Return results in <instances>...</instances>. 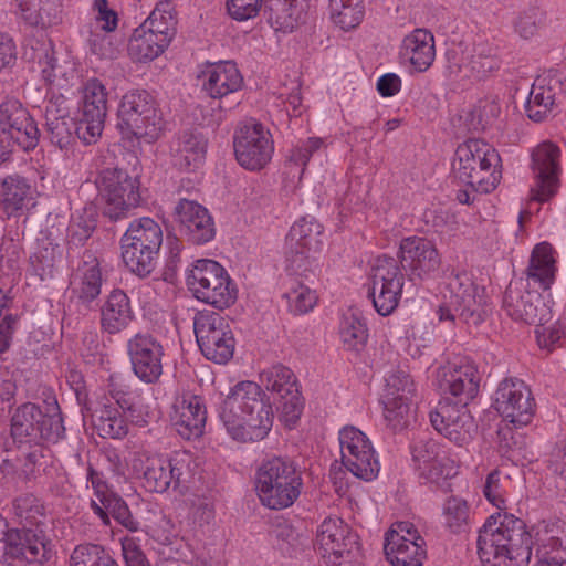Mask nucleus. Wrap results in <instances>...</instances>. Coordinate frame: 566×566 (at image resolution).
I'll return each mask as SVG.
<instances>
[{"mask_svg": "<svg viewBox=\"0 0 566 566\" xmlns=\"http://www.w3.org/2000/svg\"><path fill=\"white\" fill-rule=\"evenodd\" d=\"M96 186L104 200L103 216L111 221L127 218L132 209L143 202L140 180L120 168H105L96 178Z\"/></svg>", "mask_w": 566, "mask_h": 566, "instance_id": "obj_11", "label": "nucleus"}, {"mask_svg": "<svg viewBox=\"0 0 566 566\" xmlns=\"http://www.w3.org/2000/svg\"><path fill=\"white\" fill-rule=\"evenodd\" d=\"M163 125L161 112L151 93L137 88L122 96L117 109V128L122 134L153 143L158 139Z\"/></svg>", "mask_w": 566, "mask_h": 566, "instance_id": "obj_9", "label": "nucleus"}, {"mask_svg": "<svg viewBox=\"0 0 566 566\" xmlns=\"http://www.w3.org/2000/svg\"><path fill=\"white\" fill-rule=\"evenodd\" d=\"M32 117L27 107L15 97L7 96L0 104V136L8 134L15 125H22Z\"/></svg>", "mask_w": 566, "mask_h": 566, "instance_id": "obj_58", "label": "nucleus"}, {"mask_svg": "<svg viewBox=\"0 0 566 566\" xmlns=\"http://www.w3.org/2000/svg\"><path fill=\"white\" fill-rule=\"evenodd\" d=\"M535 334L538 346L553 352L566 343V318H559L548 327L536 325Z\"/></svg>", "mask_w": 566, "mask_h": 566, "instance_id": "obj_62", "label": "nucleus"}, {"mask_svg": "<svg viewBox=\"0 0 566 566\" xmlns=\"http://www.w3.org/2000/svg\"><path fill=\"white\" fill-rule=\"evenodd\" d=\"M32 195L30 181L18 174L4 177L0 184V199L6 216H20Z\"/></svg>", "mask_w": 566, "mask_h": 566, "instance_id": "obj_39", "label": "nucleus"}, {"mask_svg": "<svg viewBox=\"0 0 566 566\" xmlns=\"http://www.w3.org/2000/svg\"><path fill=\"white\" fill-rule=\"evenodd\" d=\"M10 515L15 527L43 528L46 510L43 501L35 494L27 492L11 501Z\"/></svg>", "mask_w": 566, "mask_h": 566, "instance_id": "obj_38", "label": "nucleus"}, {"mask_svg": "<svg viewBox=\"0 0 566 566\" xmlns=\"http://www.w3.org/2000/svg\"><path fill=\"white\" fill-rule=\"evenodd\" d=\"M133 374L145 385H156L164 374L165 348L151 333L137 332L126 342Z\"/></svg>", "mask_w": 566, "mask_h": 566, "instance_id": "obj_15", "label": "nucleus"}, {"mask_svg": "<svg viewBox=\"0 0 566 566\" xmlns=\"http://www.w3.org/2000/svg\"><path fill=\"white\" fill-rule=\"evenodd\" d=\"M219 417L233 440L256 442L263 440L273 426L272 405L260 385L239 381L223 399Z\"/></svg>", "mask_w": 566, "mask_h": 566, "instance_id": "obj_2", "label": "nucleus"}, {"mask_svg": "<svg viewBox=\"0 0 566 566\" xmlns=\"http://www.w3.org/2000/svg\"><path fill=\"white\" fill-rule=\"evenodd\" d=\"M450 460L447 457L428 463L427 465L416 467V473L422 484H439L440 481H444L451 478L453 467L449 465Z\"/></svg>", "mask_w": 566, "mask_h": 566, "instance_id": "obj_63", "label": "nucleus"}, {"mask_svg": "<svg viewBox=\"0 0 566 566\" xmlns=\"http://www.w3.org/2000/svg\"><path fill=\"white\" fill-rule=\"evenodd\" d=\"M429 418L437 432L457 446L469 443L476 432V423L467 406L452 405L449 398L441 399Z\"/></svg>", "mask_w": 566, "mask_h": 566, "instance_id": "obj_23", "label": "nucleus"}, {"mask_svg": "<svg viewBox=\"0 0 566 566\" xmlns=\"http://www.w3.org/2000/svg\"><path fill=\"white\" fill-rule=\"evenodd\" d=\"M480 380L476 365L467 357L438 370L439 388L444 395L453 397L452 405L468 406L479 394Z\"/></svg>", "mask_w": 566, "mask_h": 566, "instance_id": "obj_22", "label": "nucleus"}, {"mask_svg": "<svg viewBox=\"0 0 566 566\" xmlns=\"http://www.w3.org/2000/svg\"><path fill=\"white\" fill-rule=\"evenodd\" d=\"M97 227V213L94 206H85L72 214L67 227V244L70 248L83 247Z\"/></svg>", "mask_w": 566, "mask_h": 566, "instance_id": "obj_46", "label": "nucleus"}, {"mask_svg": "<svg viewBox=\"0 0 566 566\" xmlns=\"http://www.w3.org/2000/svg\"><path fill=\"white\" fill-rule=\"evenodd\" d=\"M186 284L196 300L218 310L229 308L238 298L235 282L211 259L196 260L187 271Z\"/></svg>", "mask_w": 566, "mask_h": 566, "instance_id": "obj_8", "label": "nucleus"}, {"mask_svg": "<svg viewBox=\"0 0 566 566\" xmlns=\"http://www.w3.org/2000/svg\"><path fill=\"white\" fill-rule=\"evenodd\" d=\"M443 302L439 305L437 314L440 322H457L468 326H478L488 315V297L485 290L476 285L467 271H452L447 276Z\"/></svg>", "mask_w": 566, "mask_h": 566, "instance_id": "obj_4", "label": "nucleus"}, {"mask_svg": "<svg viewBox=\"0 0 566 566\" xmlns=\"http://www.w3.org/2000/svg\"><path fill=\"white\" fill-rule=\"evenodd\" d=\"M560 149L552 142L539 144L532 153L531 168L534 175V185L531 188V198L537 202L549 201L557 192L559 184Z\"/></svg>", "mask_w": 566, "mask_h": 566, "instance_id": "obj_21", "label": "nucleus"}, {"mask_svg": "<svg viewBox=\"0 0 566 566\" xmlns=\"http://www.w3.org/2000/svg\"><path fill=\"white\" fill-rule=\"evenodd\" d=\"M443 523L452 533L465 532L469 526L470 507L465 500L450 496L443 504Z\"/></svg>", "mask_w": 566, "mask_h": 566, "instance_id": "obj_56", "label": "nucleus"}, {"mask_svg": "<svg viewBox=\"0 0 566 566\" xmlns=\"http://www.w3.org/2000/svg\"><path fill=\"white\" fill-rule=\"evenodd\" d=\"M339 336L347 350L360 352L368 339L365 319L354 312L345 313L339 324Z\"/></svg>", "mask_w": 566, "mask_h": 566, "instance_id": "obj_47", "label": "nucleus"}, {"mask_svg": "<svg viewBox=\"0 0 566 566\" xmlns=\"http://www.w3.org/2000/svg\"><path fill=\"white\" fill-rule=\"evenodd\" d=\"M277 409L280 419L289 428H293L300 420L304 409V398L300 388H293L292 394L283 395L277 398Z\"/></svg>", "mask_w": 566, "mask_h": 566, "instance_id": "obj_60", "label": "nucleus"}, {"mask_svg": "<svg viewBox=\"0 0 566 566\" xmlns=\"http://www.w3.org/2000/svg\"><path fill=\"white\" fill-rule=\"evenodd\" d=\"M82 127L88 132L85 144H92L101 136L107 113V91L96 77L88 78L82 88Z\"/></svg>", "mask_w": 566, "mask_h": 566, "instance_id": "obj_28", "label": "nucleus"}, {"mask_svg": "<svg viewBox=\"0 0 566 566\" xmlns=\"http://www.w3.org/2000/svg\"><path fill=\"white\" fill-rule=\"evenodd\" d=\"M106 279L103 275L101 262L91 250H85L72 275V294L77 304L85 310L98 305L102 286Z\"/></svg>", "mask_w": 566, "mask_h": 566, "instance_id": "obj_26", "label": "nucleus"}, {"mask_svg": "<svg viewBox=\"0 0 566 566\" xmlns=\"http://www.w3.org/2000/svg\"><path fill=\"white\" fill-rule=\"evenodd\" d=\"M30 59L36 62L42 69V77L48 83H53L57 77V59L55 57L54 46L50 40L34 39L31 41Z\"/></svg>", "mask_w": 566, "mask_h": 566, "instance_id": "obj_55", "label": "nucleus"}, {"mask_svg": "<svg viewBox=\"0 0 566 566\" xmlns=\"http://www.w3.org/2000/svg\"><path fill=\"white\" fill-rule=\"evenodd\" d=\"M416 387L408 373L401 369L394 370L386 378V388L384 397H408L413 398Z\"/></svg>", "mask_w": 566, "mask_h": 566, "instance_id": "obj_64", "label": "nucleus"}, {"mask_svg": "<svg viewBox=\"0 0 566 566\" xmlns=\"http://www.w3.org/2000/svg\"><path fill=\"white\" fill-rule=\"evenodd\" d=\"M323 146L324 140L319 137H308L305 140H301L286 156L284 174L293 180L297 179V181H301L312 156Z\"/></svg>", "mask_w": 566, "mask_h": 566, "instance_id": "obj_45", "label": "nucleus"}, {"mask_svg": "<svg viewBox=\"0 0 566 566\" xmlns=\"http://www.w3.org/2000/svg\"><path fill=\"white\" fill-rule=\"evenodd\" d=\"M207 412L202 397L184 392L174 403L171 423L185 440L199 438L203 433Z\"/></svg>", "mask_w": 566, "mask_h": 566, "instance_id": "obj_31", "label": "nucleus"}, {"mask_svg": "<svg viewBox=\"0 0 566 566\" xmlns=\"http://www.w3.org/2000/svg\"><path fill=\"white\" fill-rule=\"evenodd\" d=\"M398 264L410 281L433 279L441 266V255L436 243L419 235L402 238L398 250Z\"/></svg>", "mask_w": 566, "mask_h": 566, "instance_id": "obj_16", "label": "nucleus"}, {"mask_svg": "<svg viewBox=\"0 0 566 566\" xmlns=\"http://www.w3.org/2000/svg\"><path fill=\"white\" fill-rule=\"evenodd\" d=\"M502 310L513 321L528 325H544L553 316L543 296L537 291L526 289L522 282L509 284L503 295Z\"/></svg>", "mask_w": 566, "mask_h": 566, "instance_id": "obj_20", "label": "nucleus"}, {"mask_svg": "<svg viewBox=\"0 0 566 566\" xmlns=\"http://www.w3.org/2000/svg\"><path fill=\"white\" fill-rule=\"evenodd\" d=\"M554 253L555 251L548 242L536 244L526 269L527 279L538 283L544 291L549 290L555 281L557 268Z\"/></svg>", "mask_w": 566, "mask_h": 566, "instance_id": "obj_41", "label": "nucleus"}, {"mask_svg": "<svg viewBox=\"0 0 566 566\" xmlns=\"http://www.w3.org/2000/svg\"><path fill=\"white\" fill-rule=\"evenodd\" d=\"M536 545L538 562L535 566H563L566 564V523L542 521L537 525Z\"/></svg>", "mask_w": 566, "mask_h": 566, "instance_id": "obj_32", "label": "nucleus"}, {"mask_svg": "<svg viewBox=\"0 0 566 566\" xmlns=\"http://www.w3.org/2000/svg\"><path fill=\"white\" fill-rule=\"evenodd\" d=\"M180 233L191 243L201 245L216 235L213 218L206 207L193 200L180 199L174 209Z\"/></svg>", "mask_w": 566, "mask_h": 566, "instance_id": "obj_27", "label": "nucleus"}, {"mask_svg": "<svg viewBox=\"0 0 566 566\" xmlns=\"http://www.w3.org/2000/svg\"><path fill=\"white\" fill-rule=\"evenodd\" d=\"M135 312L127 293L113 289L99 308V327L102 333L114 336L126 331L135 321Z\"/></svg>", "mask_w": 566, "mask_h": 566, "instance_id": "obj_33", "label": "nucleus"}, {"mask_svg": "<svg viewBox=\"0 0 566 566\" xmlns=\"http://www.w3.org/2000/svg\"><path fill=\"white\" fill-rule=\"evenodd\" d=\"M60 259L61 250L59 244L53 243L49 239L38 240L36 247L29 258L31 271L42 281L52 279Z\"/></svg>", "mask_w": 566, "mask_h": 566, "instance_id": "obj_44", "label": "nucleus"}, {"mask_svg": "<svg viewBox=\"0 0 566 566\" xmlns=\"http://www.w3.org/2000/svg\"><path fill=\"white\" fill-rule=\"evenodd\" d=\"M65 431L57 405L52 412L30 401L10 410V437L19 449L55 444L65 438Z\"/></svg>", "mask_w": 566, "mask_h": 566, "instance_id": "obj_5", "label": "nucleus"}, {"mask_svg": "<svg viewBox=\"0 0 566 566\" xmlns=\"http://www.w3.org/2000/svg\"><path fill=\"white\" fill-rule=\"evenodd\" d=\"M338 439L343 465L356 478L375 479L380 464L367 436L356 427L347 426L339 431Z\"/></svg>", "mask_w": 566, "mask_h": 566, "instance_id": "obj_18", "label": "nucleus"}, {"mask_svg": "<svg viewBox=\"0 0 566 566\" xmlns=\"http://www.w3.org/2000/svg\"><path fill=\"white\" fill-rule=\"evenodd\" d=\"M373 270V286L369 294L377 313L387 316L398 306L405 274L397 259L387 254L376 259Z\"/></svg>", "mask_w": 566, "mask_h": 566, "instance_id": "obj_19", "label": "nucleus"}, {"mask_svg": "<svg viewBox=\"0 0 566 566\" xmlns=\"http://www.w3.org/2000/svg\"><path fill=\"white\" fill-rule=\"evenodd\" d=\"M323 226L313 217L298 219L286 235L287 271L292 276L310 280L314 276L312 269L314 254L323 248Z\"/></svg>", "mask_w": 566, "mask_h": 566, "instance_id": "obj_12", "label": "nucleus"}, {"mask_svg": "<svg viewBox=\"0 0 566 566\" xmlns=\"http://www.w3.org/2000/svg\"><path fill=\"white\" fill-rule=\"evenodd\" d=\"M317 544L323 551V556L334 557L333 563L340 558L350 560L360 551L358 535L340 517L328 516L318 526Z\"/></svg>", "mask_w": 566, "mask_h": 566, "instance_id": "obj_25", "label": "nucleus"}, {"mask_svg": "<svg viewBox=\"0 0 566 566\" xmlns=\"http://www.w3.org/2000/svg\"><path fill=\"white\" fill-rule=\"evenodd\" d=\"M382 403L385 420L394 432L409 427L413 418L412 398L382 397Z\"/></svg>", "mask_w": 566, "mask_h": 566, "instance_id": "obj_48", "label": "nucleus"}, {"mask_svg": "<svg viewBox=\"0 0 566 566\" xmlns=\"http://www.w3.org/2000/svg\"><path fill=\"white\" fill-rule=\"evenodd\" d=\"M260 377L265 388L275 394L277 398L292 394L293 388H300L293 370L281 364L264 370Z\"/></svg>", "mask_w": 566, "mask_h": 566, "instance_id": "obj_54", "label": "nucleus"}, {"mask_svg": "<svg viewBox=\"0 0 566 566\" xmlns=\"http://www.w3.org/2000/svg\"><path fill=\"white\" fill-rule=\"evenodd\" d=\"M238 164L247 170L260 171L271 161L274 153L272 135L263 124L251 119L240 125L233 135Z\"/></svg>", "mask_w": 566, "mask_h": 566, "instance_id": "obj_14", "label": "nucleus"}, {"mask_svg": "<svg viewBox=\"0 0 566 566\" xmlns=\"http://www.w3.org/2000/svg\"><path fill=\"white\" fill-rule=\"evenodd\" d=\"M8 545L9 566L14 560L43 566L55 556L54 545L43 528L11 527Z\"/></svg>", "mask_w": 566, "mask_h": 566, "instance_id": "obj_24", "label": "nucleus"}, {"mask_svg": "<svg viewBox=\"0 0 566 566\" xmlns=\"http://www.w3.org/2000/svg\"><path fill=\"white\" fill-rule=\"evenodd\" d=\"M161 244V227L148 217L136 219L120 238L123 262L135 275L147 277L156 269Z\"/></svg>", "mask_w": 566, "mask_h": 566, "instance_id": "obj_7", "label": "nucleus"}, {"mask_svg": "<svg viewBox=\"0 0 566 566\" xmlns=\"http://www.w3.org/2000/svg\"><path fill=\"white\" fill-rule=\"evenodd\" d=\"M302 488V472L287 458L273 457L263 461L255 474V490L260 502L271 510L292 506Z\"/></svg>", "mask_w": 566, "mask_h": 566, "instance_id": "obj_6", "label": "nucleus"}, {"mask_svg": "<svg viewBox=\"0 0 566 566\" xmlns=\"http://www.w3.org/2000/svg\"><path fill=\"white\" fill-rule=\"evenodd\" d=\"M206 145L198 136L184 134L174 155V164L180 169L191 170L197 168L203 160Z\"/></svg>", "mask_w": 566, "mask_h": 566, "instance_id": "obj_50", "label": "nucleus"}, {"mask_svg": "<svg viewBox=\"0 0 566 566\" xmlns=\"http://www.w3.org/2000/svg\"><path fill=\"white\" fill-rule=\"evenodd\" d=\"M193 331L201 354L216 364H227L234 354L235 338L230 319L212 311H199Z\"/></svg>", "mask_w": 566, "mask_h": 566, "instance_id": "obj_13", "label": "nucleus"}, {"mask_svg": "<svg viewBox=\"0 0 566 566\" xmlns=\"http://www.w3.org/2000/svg\"><path fill=\"white\" fill-rule=\"evenodd\" d=\"M108 399L123 411L130 423L145 427L148 424L149 410L145 405L142 390L124 378L111 375L107 380Z\"/></svg>", "mask_w": 566, "mask_h": 566, "instance_id": "obj_30", "label": "nucleus"}, {"mask_svg": "<svg viewBox=\"0 0 566 566\" xmlns=\"http://www.w3.org/2000/svg\"><path fill=\"white\" fill-rule=\"evenodd\" d=\"M40 129L33 117H30V120L22 123V125H15L14 128H11L8 134L3 135V138L7 137V140L10 138V148L13 151L14 146H18L24 151L33 150L40 140Z\"/></svg>", "mask_w": 566, "mask_h": 566, "instance_id": "obj_59", "label": "nucleus"}, {"mask_svg": "<svg viewBox=\"0 0 566 566\" xmlns=\"http://www.w3.org/2000/svg\"><path fill=\"white\" fill-rule=\"evenodd\" d=\"M107 555L106 548L99 544L81 543L73 548L69 566H99Z\"/></svg>", "mask_w": 566, "mask_h": 566, "instance_id": "obj_61", "label": "nucleus"}, {"mask_svg": "<svg viewBox=\"0 0 566 566\" xmlns=\"http://www.w3.org/2000/svg\"><path fill=\"white\" fill-rule=\"evenodd\" d=\"M264 12L276 32L291 33L305 22L306 9L301 0H265Z\"/></svg>", "mask_w": 566, "mask_h": 566, "instance_id": "obj_34", "label": "nucleus"}, {"mask_svg": "<svg viewBox=\"0 0 566 566\" xmlns=\"http://www.w3.org/2000/svg\"><path fill=\"white\" fill-rule=\"evenodd\" d=\"M92 421L97 433L102 438L124 439L129 431L126 415L105 396L97 402L92 413Z\"/></svg>", "mask_w": 566, "mask_h": 566, "instance_id": "obj_37", "label": "nucleus"}, {"mask_svg": "<svg viewBox=\"0 0 566 566\" xmlns=\"http://www.w3.org/2000/svg\"><path fill=\"white\" fill-rule=\"evenodd\" d=\"M400 55L409 61L415 71L426 72L436 59L433 34L424 29H416L403 39Z\"/></svg>", "mask_w": 566, "mask_h": 566, "instance_id": "obj_35", "label": "nucleus"}, {"mask_svg": "<svg viewBox=\"0 0 566 566\" xmlns=\"http://www.w3.org/2000/svg\"><path fill=\"white\" fill-rule=\"evenodd\" d=\"M148 30H153L171 42L176 34L177 17L172 1L165 0L157 3L149 17L143 22Z\"/></svg>", "mask_w": 566, "mask_h": 566, "instance_id": "obj_49", "label": "nucleus"}, {"mask_svg": "<svg viewBox=\"0 0 566 566\" xmlns=\"http://www.w3.org/2000/svg\"><path fill=\"white\" fill-rule=\"evenodd\" d=\"M494 409L499 415L516 428L532 422L536 402L531 388L518 378L503 379L495 391Z\"/></svg>", "mask_w": 566, "mask_h": 566, "instance_id": "obj_17", "label": "nucleus"}, {"mask_svg": "<svg viewBox=\"0 0 566 566\" xmlns=\"http://www.w3.org/2000/svg\"><path fill=\"white\" fill-rule=\"evenodd\" d=\"M384 551L392 566H422L427 557L426 541L411 539L385 541Z\"/></svg>", "mask_w": 566, "mask_h": 566, "instance_id": "obj_42", "label": "nucleus"}, {"mask_svg": "<svg viewBox=\"0 0 566 566\" xmlns=\"http://www.w3.org/2000/svg\"><path fill=\"white\" fill-rule=\"evenodd\" d=\"M170 41L165 40L161 34L146 29L142 23L129 38L127 51L133 61L145 63L164 53Z\"/></svg>", "mask_w": 566, "mask_h": 566, "instance_id": "obj_40", "label": "nucleus"}, {"mask_svg": "<svg viewBox=\"0 0 566 566\" xmlns=\"http://www.w3.org/2000/svg\"><path fill=\"white\" fill-rule=\"evenodd\" d=\"M45 133L51 144L60 149H66L72 146L76 137L84 142L88 137V132L82 127V119L76 122L67 115H60L57 109L46 111L45 113Z\"/></svg>", "mask_w": 566, "mask_h": 566, "instance_id": "obj_36", "label": "nucleus"}, {"mask_svg": "<svg viewBox=\"0 0 566 566\" xmlns=\"http://www.w3.org/2000/svg\"><path fill=\"white\" fill-rule=\"evenodd\" d=\"M483 494L500 512L492 514L479 532L478 554L485 566H521L532 556V536L523 520L505 512V486L499 470L486 475Z\"/></svg>", "mask_w": 566, "mask_h": 566, "instance_id": "obj_1", "label": "nucleus"}, {"mask_svg": "<svg viewBox=\"0 0 566 566\" xmlns=\"http://www.w3.org/2000/svg\"><path fill=\"white\" fill-rule=\"evenodd\" d=\"M555 93L547 77H537L525 104L527 117L536 123L545 120L554 111Z\"/></svg>", "mask_w": 566, "mask_h": 566, "instance_id": "obj_43", "label": "nucleus"}, {"mask_svg": "<svg viewBox=\"0 0 566 566\" xmlns=\"http://www.w3.org/2000/svg\"><path fill=\"white\" fill-rule=\"evenodd\" d=\"M452 168L455 177L475 193H490L502 179L500 154L479 138H469L457 147Z\"/></svg>", "mask_w": 566, "mask_h": 566, "instance_id": "obj_3", "label": "nucleus"}, {"mask_svg": "<svg viewBox=\"0 0 566 566\" xmlns=\"http://www.w3.org/2000/svg\"><path fill=\"white\" fill-rule=\"evenodd\" d=\"M202 92L213 99L239 92L243 86V76L233 61L208 63L198 76Z\"/></svg>", "mask_w": 566, "mask_h": 566, "instance_id": "obj_29", "label": "nucleus"}, {"mask_svg": "<svg viewBox=\"0 0 566 566\" xmlns=\"http://www.w3.org/2000/svg\"><path fill=\"white\" fill-rule=\"evenodd\" d=\"M283 296L287 301L289 311L294 315H303L311 312L317 303L318 296L314 290L291 277Z\"/></svg>", "mask_w": 566, "mask_h": 566, "instance_id": "obj_51", "label": "nucleus"}, {"mask_svg": "<svg viewBox=\"0 0 566 566\" xmlns=\"http://www.w3.org/2000/svg\"><path fill=\"white\" fill-rule=\"evenodd\" d=\"M196 468L192 453L185 450L175 451L169 457H147L143 464V486L155 493L187 489Z\"/></svg>", "mask_w": 566, "mask_h": 566, "instance_id": "obj_10", "label": "nucleus"}, {"mask_svg": "<svg viewBox=\"0 0 566 566\" xmlns=\"http://www.w3.org/2000/svg\"><path fill=\"white\" fill-rule=\"evenodd\" d=\"M501 66L499 48L488 40L474 44L470 67L478 77H484Z\"/></svg>", "mask_w": 566, "mask_h": 566, "instance_id": "obj_53", "label": "nucleus"}, {"mask_svg": "<svg viewBox=\"0 0 566 566\" xmlns=\"http://www.w3.org/2000/svg\"><path fill=\"white\" fill-rule=\"evenodd\" d=\"M331 14L342 30L355 29L365 14L364 0H331Z\"/></svg>", "mask_w": 566, "mask_h": 566, "instance_id": "obj_52", "label": "nucleus"}, {"mask_svg": "<svg viewBox=\"0 0 566 566\" xmlns=\"http://www.w3.org/2000/svg\"><path fill=\"white\" fill-rule=\"evenodd\" d=\"M98 502L105 506L107 515L127 531L135 533L140 530V522L132 514L126 501L116 492L103 496Z\"/></svg>", "mask_w": 566, "mask_h": 566, "instance_id": "obj_57", "label": "nucleus"}]
</instances>
